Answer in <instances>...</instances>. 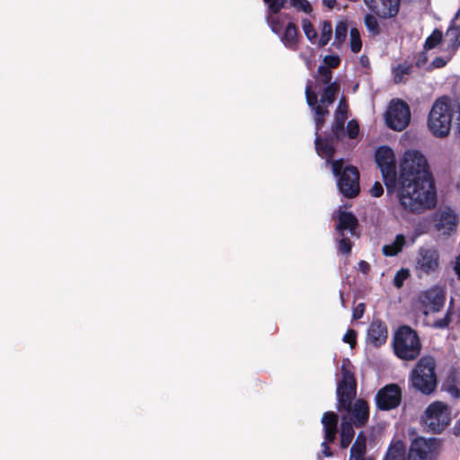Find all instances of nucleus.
I'll list each match as a JSON object with an SVG mask.
<instances>
[{
  "label": "nucleus",
  "instance_id": "nucleus-34",
  "mask_svg": "<svg viewBox=\"0 0 460 460\" xmlns=\"http://www.w3.org/2000/svg\"><path fill=\"white\" fill-rule=\"evenodd\" d=\"M349 44L352 52L358 53L360 51L362 43L359 31L356 28H352L349 31Z\"/></svg>",
  "mask_w": 460,
  "mask_h": 460
},
{
  "label": "nucleus",
  "instance_id": "nucleus-1",
  "mask_svg": "<svg viewBox=\"0 0 460 460\" xmlns=\"http://www.w3.org/2000/svg\"><path fill=\"white\" fill-rule=\"evenodd\" d=\"M390 192H395L400 206L412 214L431 209L437 203V193L432 180L397 181Z\"/></svg>",
  "mask_w": 460,
  "mask_h": 460
},
{
  "label": "nucleus",
  "instance_id": "nucleus-43",
  "mask_svg": "<svg viewBox=\"0 0 460 460\" xmlns=\"http://www.w3.org/2000/svg\"><path fill=\"white\" fill-rule=\"evenodd\" d=\"M347 134L350 138H355L359 133V127L356 120L351 119L348 122Z\"/></svg>",
  "mask_w": 460,
  "mask_h": 460
},
{
  "label": "nucleus",
  "instance_id": "nucleus-31",
  "mask_svg": "<svg viewBox=\"0 0 460 460\" xmlns=\"http://www.w3.org/2000/svg\"><path fill=\"white\" fill-rule=\"evenodd\" d=\"M364 22L370 34L376 36L380 33L381 29L376 17L372 14H367L364 18Z\"/></svg>",
  "mask_w": 460,
  "mask_h": 460
},
{
  "label": "nucleus",
  "instance_id": "nucleus-17",
  "mask_svg": "<svg viewBox=\"0 0 460 460\" xmlns=\"http://www.w3.org/2000/svg\"><path fill=\"white\" fill-rule=\"evenodd\" d=\"M364 2L380 17L391 18L398 13L401 0H364Z\"/></svg>",
  "mask_w": 460,
  "mask_h": 460
},
{
  "label": "nucleus",
  "instance_id": "nucleus-35",
  "mask_svg": "<svg viewBox=\"0 0 460 460\" xmlns=\"http://www.w3.org/2000/svg\"><path fill=\"white\" fill-rule=\"evenodd\" d=\"M444 36L442 32L438 30H435L432 34L428 37L425 41L424 48L427 49H431L438 46L439 43L443 44Z\"/></svg>",
  "mask_w": 460,
  "mask_h": 460
},
{
  "label": "nucleus",
  "instance_id": "nucleus-12",
  "mask_svg": "<svg viewBox=\"0 0 460 460\" xmlns=\"http://www.w3.org/2000/svg\"><path fill=\"white\" fill-rule=\"evenodd\" d=\"M439 450V443L436 438H417L411 441L407 460H435Z\"/></svg>",
  "mask_w": 460,
  "mask_h": 460
},
{
  "label": "nucleus",
  "instance_id": "nucleus-40",
  "mask_svg": "<svg viewBox=\"0 0 460 460\" xmlns=\"http://www.w3.org/2000/svg\"><path fill=\"white\" fill-rule=\"evenodd\" d=\"M410 273L407 269L398 270L394 278V285L400 288L402 287L404 280L409 277Z\"/></svg>",
  "mask_w": 460,
  "mask_h": 460
},
{
  "label": "nucleus",
  "instance_id": "nucleus-7",
  "mask_svg": "<svg viewBox=\"0 0 460 460\" xmlns=\"http://www.w3.org/2000/svg\"><path fill=\"white\" fill-rule=\"evenodd\" d=\"M420 347L417 333L410 327L402 326L395 332L394 349L398 358L413 360L420 355Z\"/></svg>",
  "mask_w": 460,
  "mask_h": 460
},
{
  "label": "nucleus",
  "instance_id": "nucleus-41",
  "mask_svg": "<svg viewBox=\"0 0 460 460\" xmlns=\"http://www.w3.org/2000/svg\"><path fill=\"white\" fill-rule=\"evenodd\" d=\"M339 252L344 254H349L351 252V242L349 238L340 234L339 237Z\"/></svg>",
  "mask_w": 460,
  "mask_h": 460
},
{
  "label": "nucleus",
  "instance_id": "nucleus-29",
  "mask_svg": "<svg viewBox=\"0 0 460 460\" xmlns=\"http://www.w3.org/2000/svg\"><path fill=\"white\" fill-rule=\"evenodd\" d=\"M412 66L408 64H400L393 69L394 81L396 84L404 82L405 77L411 72Z\"/></svg>",
  "mask_w": 460,
  "mask_h": 460
},
{
  "label": "nucleus",
  "instance_id": "nucleus-22",
  "mask_svg": "<svg viewBox=\"0 0 460 460\" xmlns=\"http://www.w3.org/2000/svg\"><path fill=\"white\" fill-rule=\"evenodd\" d=\"M322 423L324 436L327 440L333 442L337 433L338 416L333 411H327L323 415Z\"/></svg>",
  "mask_w": 460,
  "mask_h": 460
},
{
  "label": "nucleus",
  "instance_id": "nucleus-5",
  "mask_svg": "<svg viewBox=\"0 0 460 460\" xmlns=\"http://www.w3.org/2000/svg\"><path fill=\"white\" fill-rule=\"evenodd\" d=\"M332 173L338 177L337 186L346 198H354L359 193V172L354 166H344L342 159L331 163Z\"/></svg>",
  "mask_w": 460,
  "mask_h": 460
},
{
  "label": "nucleus",
  "instance_id": "nucleus-32",
  "mask_svg": "<svg viewBox=\"0 0 460 460\" xmlns=\"http://www.w3.org/2000/svg\"><path fill=\"white\" fill-rule=\"evenodd\" d=\"M366 454V444L354 442L350 448V456L349 460H364L367 457Z\"/></svg>",
  "mask_w": 460,
  "mask_h": 460
},
{
  "label": "nucleus",
  "instance_id": "nucleus-10",
  "mask_svg": "<svg viewBox=\"0 0 460 460\" xmlns=\"http://www.w3.org/2000/svg\"><path fill=\"white\" fill-rule=\"evenodd\" d=\"M385 119L388 128L396 131H402L410 123V107L402 100H393L385 114Z\"/></svg>",
  "mask_w": 460,
  "mask_h": 460
},
{
  "label": "nucleus",
  "instance_id": "nucleus-50",
  "mask_svg": "<svg viewBox=\"0 0 460 460\" xmlns=\"http://www.w3.org/2000/svg\"><path fill=\"white\" fill-rule=\"evenodd\" d=\"M329 443H331V442L324 438V440L322 442V445H321L322 446V454L326 457H330L332 456V453L328 447Z\"/></svg>",
  "mask_w": 460,
  "mask_h": 460
},
{
  "label": "nucleus",
  "instance_id": "nucleus-55",
  "mask_svg": "<svg viewBox=\"0 0 460 460\" xmlns=\"http://www.w3.org/2000/svg\"><path fill=\"white\" fill-rule=\"evenodd\" d=\"M355 442H359L360 444H361V443L366 444V438H365V436H364V435H362L361 433H360V434H358V436L357 437V438H356V441H355Z\"/></svg>",
  "mask_w": 460,
  "mask_h": 460
},
{
  "label": "nucleus",
  "instance_id": "nucleus-2",
  "mask_svg": "<svg viewBox=\"0 0 460 460\" xmlns=\"http://www.w3.org/2000/svg\"><path fill=\"white\" fill-rule=\"evenodd\" d=\"M454 106L447 97H441L433 103L428 116L427 126L431 135L444 138L450 133Z\"/></svg>",
  "mask_w": 460,
  "mask_h": 460
},
{
  "label": "nucleus",
  "instance_id": "nucleus-56",
  "mask_svg": "<svg viewBox=\"0 0 460 460\" xmlns=\"http://www.w3.org/2000/svg\"><path fill=\"white\" fill-rule=\"evenodd\" d=\"M361 61H362L363 63H366V60H364V58H363V57L361 58Z\"/></svg>",
  "mask_w": 460,
  "mask_h": 460
},
{
  "label": "nucleus",
  "instance_id": "nucleus-54",
  "mask_svg": "<svg viewBox=\"0 0 460 460\" xmlns=\"http://www.w3.org/2000/svg\"><path fill=\"white\" fill-rule=\"evenodd\" d=\"M452 396L458 398L460 397V391L456 388H452L449 390Z\"/></svg>",
  "mask_w": 460,
  "mask_h": 460
},
{
  "label": "nucleus",
  "instance_id": "nucleus-27",
  "mask_svg": "<svg viewBox=\"0 0 460 460\" xmlns=\"http://www.w3.org/2000/svg\"><path fill=\"white\" fill-rule=\"evenodd\" d=\"M348 34V25L345 22H339L335 28V39L333 41V45L336 48H341V46L344 43Z\"/></svg>",
  "mask_w": 460,
  "mask_h": 460
},
{
  "label": "nucleus",
  "instance_id": "nucleus-8",
  "mask_svg": "<svg viewBox=\"0 0 460 460\" xmlns=\"http://www.w3.org/2000/svg\"><path fill=\"white\" fill-rule=\"evenodd\" d=\"M422 420L430 431L440 433L450 424L451 410L442 402H434L427 407Z\"/></svg>",
  "mask_w": 460,
  "mask_h": 460
},
{
  "label": "nucleus",
  "instance_id": "nucleus-21",
  "mask_svg": "<svg viewBox=\"0 0 460 460\" xmlns=\"http://www.w3.org/2000/svg\"><path fill=\"white\" fill-rule=\"evenodd\" d=\"M338 224L336 226L337 232L343 235L345 230H349L351 234H354L358 225L357 217L350 212L338 211Z\"/></svg>",
  "mask_w": 460,
  "mask_h": 460
},
{
  "label": "nucleus",
  "instance_id": "nucleus-47",
  "mask_svg": "<svg viewBox=\"0 0 460 460\" xmlns=\"http://www.w3.org/2000/svg\"><path fill=\"white\" fill-rule=\"evenodd\" d=\"M356 336L357 333L354 330H348L342 340L344 342L349 343L351 347H354L356 344Z\"/></svg>",
  "mask_w": 460,
  "mask_h": 460
},
{
  "label": "nucleus",
  "instance_id": "nucleus-26",
  "mask_svg": "<svg viewBox=\"0 0 460 460\" xmlns=\"http://www.w3.org/2000/svg\"><path fill=\"white\" fill-rule=\"evenodd\" d=\"M318 130L316 129V132ZM315 149L319 155L326 157L327 159L332 157L334 153V147L332 144L327 140L320 139L317 133L315 138Z\"/></svg>",
  "mask_w": 460,
  "mask_h": 460
},
{
  "label": "nucleus",
  "instance_id": "nucleus-46",
  "mask_svg": "<svg viewBox=\"0 0 460 460\" xmlns=\"http://www.w3.org/2000/svg\"><path fill=\"white\" fill-rule=\"evenodd\" d=\"M450 322H451V313L449 311H447L446 315L444 316V318H442L438 321H436L433 323V326L436 328H440V329L446 328L448 326Z\"/></svg>",
  "mask_w": 460,
  "mask_h": 460
},
{
  "label": "nucleus",
  "instance_id": "nucleus-19",
  "mask_svg": "<svg viewBox=\"0 0 460 460\" xmlns=\"http://www.w3.org/2000/svg\"><path fill=\"white\" fill-rule=\"evenodd\" d=\"M386 340L387 329L385 324L379 320L373 321L367 329V342L375 347H379L384 344Z\"/></svg>",
  "mask_w": 460,
  "mask_h": 460
},
{
  "label": "nucleus",
  "instance_id": "nucleus-33",
  "mask_svg": "<svg viewBox=\"0 0 460 460\" xmlns=\"http://www.w3.org/2000/svg\"><path fill=\"white\" fill-rule=\"evenodd\" d=\"M302 29L307 40L312 43H316L318 34L311 22L307 19L302 20Z\"/></svg>",
  "mask_w": 460,
  "mask_h": 460
},
{
  "label": "nucleus",
  "instance_id": "nucleus-38",
  "mask_svg": "<svg viewBox=\"0 0 460 460\" xmlns=\"http://www.w3.org/2000/svg\"><path fill=\"white\" fill-rule=\"evenodd\" d=\"M332 71L329 67L325 66H320L318 67V80L321 81L323 84H330L332 80Z\"/></svg>",
  "mask_w": 460,
  "mask_h": 460
},
{
  "label": "nucleus",
  "instance_id": "nucleus-53",
  "mask_svg": "<svg viewBox=\"0 0 460 460\" xmlns=\"http://www.w3.org/2000/svg\"><path fill=\"white\" fill-rule=\"evenodd\" d=\"M323 2L330 9L333 8L336 4V0H323Z\"/></svg>",
  "mask_w": 460,
  "mask_h": 460
},
{
  "label": "nucleus",
  "instance_id": "nucleus-23",
  "mask_svg": "<svg viewBox=\"0 0 460 460\" xmlns=\"http://www.w3.org/2000/svg\"><path fill=\"white\" fill-rule=\"evenodd\" d=\"M347 105L341 100L335 112V122L332 126V134L336 138H341L344 135V123L347 119Z\"/></svg>",
  "mask_w": 460,
  "mask_h": 460
},
{
  "label": "nucleus",
  "instance_id": "nucleus-9",
  "mask_svg": "<svg viewBox=\"0 0 460 460\" xmlns=\"http://www.w3.org/2000/svg\"><path fill=\"white\" fill-rule=\"evenodd\" d=\"M376 162L382 172L383 181L387 191L396 184V159L393 149L386 146L378 147L376 151Z\"/></svg>",
  "mask_w": 460,
  "mask_h": 460
},
{
  "label": "nucleus",
  "instance_id": "nucleus-20",
  "mask_svg": "<svg viewBox=\"0 0 460 460\" xmlns=\"http://www.w3.org/2000/svg\"><path fill=\"white\" fill-rule=\"evenodd\" d=\"M283 45L291 50H296L298 47V30L296 26L288 22L283 31L279 34Z\"/></svg>",
  "mask_w": 460,
  "mask_h": 460
},
{
  "label": "nucleus",
  "instance_id": "nucleus-49",
  "mask_svg": "<svg viewBox=\"0 0 460 460\" xmlns=\"http://www.w3.org/2000/svg\"><path fill=\"white\" fill-rule=\"evenodd\" d=\"M365 311V305L364 304L360 303L358 304L353 310V318L354 319H359L363 316Z\"/></svg>",
  "mask_w": 460,
  "mask_h": 460
},
{
  "label": "nucleus",
  "instance_id": "nucleus-48",
  "mask_svg": "<svg viewBox=\"0 0 460 460\" xmlns=\"http://www.w3.org/2000/svg\"><path fill=\"white\" fill-rule=\"evenodd\" d=\"M384 192L383 187L381 183L376 181L372 188L370 189V193L373 197H380Z\"/></svg>",
  "mask_w": 460,
  "mask_h": 460
},
{
  "label": "nucleus",
  "instance_id": "nucleus-52",
  "mask_svg": "<svg viewBox=\"0 0 460 460\" xmlns=\"http://www.w3.org/2000/svg\"><path fill=\"white\" fill-rule=\"evenodd\" d=\"M454 270L456 273L460 276V255L456 258Z\"/></svg>",
  "mask_w": 460,
  "mask_h": 460
},
{
  "label": "nucleus",
  "instance_id": "nucleus-15",
  "mask_svg": "<svg viewBox=\"0 0 460 460\" xmlns=\"http://www.w3.org/2000/svg\"><path fill=\"white\" fill-rule=\"evenodd\" d=\"M402 400V391L395 384H390L378 391L376 395L379 409L388 411L396 408Z\"/></svg>",
  "mask_w": 460,
  "mask_h": 460
},
{
  "label": "nucleus",
  "instance_id": "nucleus-18",
  "mask_svg": "<svg viewBox=\"0 0 460 460\" xmlns=\"http://www.w3.org/2000/svg\"><path fill=\"white\" fill-rule=\"evenodd\" d=\"M443 46L451 50V53H455L460 46V9L444 35Z\"/></svg>",
  "mask_w": 460,
  "mask_h": 460
},
{
  "label": "nucleus",
  "instance_id": "nucleus-45",
  "mask_svg": "<svg viewBox=\"0 0 460 460\" xmlns=\"http://www.w3.org/2000/svg\"><path fill=\"white\" fill-rule=\"evenodd\" d=\"M323 62L326 65L325 66L333 68L339 66L341 59L338 56L329 55L324 57Z\"/></svg>",
  "mask_w": 460,
  "mask_h": 460
},
{
  "label": "nucleus",
  "instance_id": "nucleus-24",
  "mask_svg": "<svg viewBox=\"0 0 460 460\" xmlns=\"http://www.w3.org/2000/svg\"><path fill=\"white\" fill-rule=\"evenodd\" d=\"M352 418L358 426L363 425L368 419V407L362 400L356 401L352 409Z\"/></svg>",
  "mask_w": 460,
  "mask_h": 460
},
{
  "label": "nucleus",
  "instance_id": "nucleus-57",
  "mask_svg": "<svg viewBox=\"0 0 460 460\" xmlns=\"http://www.w3.org/2000/svg\"><path fill=\"white\" fill-rule=\"evenodd\" d=\"M361 61H362L363 63H366V60H364V58H363V57L361 58Z\"/></svg>",
  "mask_w": 460,
  "mask_h": 460
},
{
  "label": "nucleus",
  "instance_id": "nucleus-51",
  "mask_svg": "<svg viewBox=\"0 0 460 460\" xmlns=\"http://www.w3.org/2000/svg\"><path fill=\"white\" fill-rule=\"evenodd\" d=\"M370 269V266L369 264L365 261H360L358 262V270L363 272V273H367Z\"/></svg>",
  "mask_w": 460,
  "mask_h": 460
},
{
  "label": "nucleus",
  "instance_id": "nucleus-3",
  "mask_svg": "<svg viewBox=\"0 0 460 460\" xmlns=\"http://www.w3.org/2000/svg\"><path fill=\"white\" fill-rule=\"evenodd\" d=\"M427 166V160L420 152L408 150L400 161L397 181L432 180Z\"/></svg>",
  "mask_w": 460,
  "mask_h": 460
},
{
  "label": "nucleus",
  "instance_id": "nucleus-30",
  "mask_svg": "<svg viewBox=\"0 0 460 460\" xmlns=\"http://www.w3.org/2000/svg\"><path fill=\"white\" fill-rule=\"evenodd\" d=\"M332 35V26L328 21L321 22V36L318 40L320 47H324L331 40Z\"/></svg>",
  "mask_w": 460,
  "mask_h": 460
},
{
  "label": "nucleus",
  "instance_id": "nucleus-13",
  "mask_svg": "<svg viewBox=\"0 0 460 460\" xmlns=\"http://www.w3.org/2000/svg\"><path fill=\"white\" fill-rule=\"evenodd\" d=\"M342 378L338 384L337 397L338 409L351 410V402L356 395L357 383L353 374L342 366Z\"/></svg>",
  "mask_w": 460,
  "mask_h": 460
},
{
  "label": "nucleus",
  "instance_id": "nucleus-16",
  "mask_svg": "<svg viewBox=\"0 0 460 460\" xmlns=\"http://www.w3.org/2000/svg\"><path fill=\"white\" fill-rule=\"evenodd\" d=\"M458 218L450 208L438 210L434 215V227L441 235H449L456 230Z\"/></svg>",
  "mask_w": 460,
  "mask_h": 460
},
{
  "label": "nucleus",
  "instance_id": "nucleus-37",
  "mask_svg": "<svg viewBox=\"0 0 460 460\" xmlns=\"http://www.w3.org/2000/svg\"><path fill=\"white\" fill-rule=\"evenodd\" d=\"M269 7V14H277L287 4L288 0H263Z\"/></svg>",
  "mask_w": 460,
  "mask_h": 460
},
{
  "label": "nucleus",
  "instance_id": "nucleus-4",
  "mask_svg": "<svg viewBox=\"0 0 460 460\" xmlns=\"http://www.w3.org/2000/svg\"><path fill=\"white\" fill-rule=\"evenodd\" d=\"M339 90L336 83L330 84L324 89L323 95L318 102L317 95L312 91L311 84L305 87V98L307 104L312 108L314 114V123L317 130H320L325 121V117L329 114L328 106L332 104L335 94Z\"/></svg>",
  "mask_w": 460,
  "mask_h": 460
},
{
  "label": "nucleus",
  "instance_id": "nucleus-14",
  "mask_svg": "<svg viewBox=\"0 0 460 460\" xmlns=\"http://www.w3.org/2000/svg\"><path fill=\"white\" fill-rule=\"evenodd\" d=\"M439 269V253L432 247H420L415 259V270L420 274L431 275Z\"/></svg>",
  "mask_w": 460,
  "mask_h": 460
},
{
  "label": "nucleus",
  "instance_id": "nucleus-42",
  "mask_svg": "<svg viewBox=\"0 0 460 460\" xmlns=\"http://www.w3.org/2000/svg\"><path fill=\"white\" fill-rule=\"evenodd\" d=\"M299 57L305 61L307 68L311 69L314 66V50L311 48H308L306 51L301 52Z\"/></svg>",
  "mask_w": 460,
  "mask_h": 460
},
{
  "label": "nucleus",
  "instance_id": "nucleus-11",
  "mask_svg": "<svg viewBox=\"0 0 460 460\" xmlns=\"http://www.w3.org/2000/svg\"><path fill=\"white\" fill-rule=\"evenodd\" d=\"M446 301V291L439 286H433L418 296L417 306L424 315L439 312Z\"/></svg>",
  "mask_w": 460,
  "mask_h": 460
},
{
  "label": "nucleus",
  "instance_id": "nucleus-44",
  "mask_svg": "<svg viewBox=\"0 0 460 460\" xmlns=\"http://www.w3.org/2000/svg\"><path fill=\"white\" fill-rule=\"evenodd\" d=\"M291 4L297 9H301L305 13H310L312 10L311 4L307 0H290Z\"/></svg>",
  "mask_w": 460,
  "mask_h": 460
},
{
  "label": "nucleus",
  "instance_id": "nucleus-6",
  "mask_svg": "<svg viewBox=\"0 0 460 460\" xmlns=\"http://www.w3.org/2000/svg\"><path fill=\"white\" fill-rule=\"evenodd\" d=\"M412 386L424 394H430L437 387L435 361L432 358H421L411 375Z\"/></svg>",
  "mask_w": 460,
  "mask_h": 460
},
{
  "label": "nucleus",
  "instance_id": "nucleus-39",
  "mask_svg": "<svg viewBox=\"0 0 460 460\" xmlns=\"http://www.w3.org/2000/svg\"><path fill=\"white\" fill-rule=\"evenodd\" d=\"M445 56L442 57V58H436L433 61H432V65L435 66V67H438V68H440V67H443L445 66L447 62L452 58L453 55L455 53H451V50L447 49V48H445Z\"/></svg>",
  "mask_w": 460,
  "mask_h": 460
},
{
  "label": "nucleus",
  "instance_id": "nucleus-36",
  "mask_svg": "<svg viewBox=\"0 0 460 460\" xmlns=\"http://www.w3.org/2000/svg\"><path fill=\"white\" fill-rule=\"evenodd\" d=\"M267 21L271 31L277 35L280 34L284 27L279 18L276 16V14H269L267 16Z\"/></svg>",
  "mask_w": 460,
  "mask_h": 460
},
{
  "label": "nucleus",
  "instance_id": "nucleus-25",
  "mask_svg": "<svg viewBox=\"0 0 460 460\" xmlns=\"http://www.w3.org/2000/svg\"><path fill=\"white\" fill-rule=\"evenodd\" d=\"M406 244V238L403 234H397L394 241L383 246L382 251L385 256H395L401 252Z\"/></svg>",
  "mask_w": 460,
  "mask_h": 460
},
{
  "label": "nucleus",
  "instance_id": "nucleus-28",
  "mask_svg": "<svg viewBox=\"0 0 460 460\" xmlns=\"http://www.w3.org/2000/svg\"><path fill=\"white\" fill-rule=\"evenodd\" d=\"M354 437V429L350 423H343L341 431V447L346 448L351 443Z\"/></svg>",
  "mask_w": 460,
  "mask_h": 460
}]
</instances>
